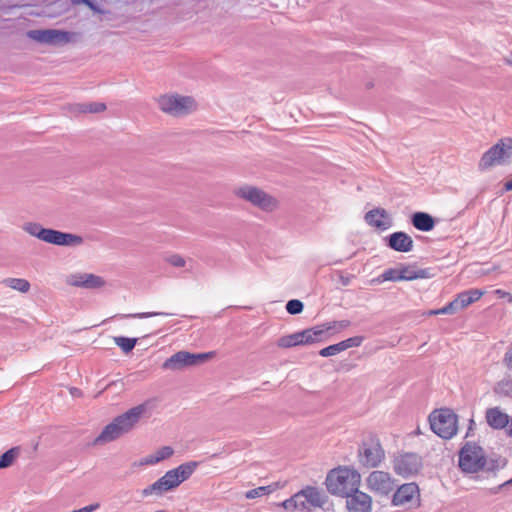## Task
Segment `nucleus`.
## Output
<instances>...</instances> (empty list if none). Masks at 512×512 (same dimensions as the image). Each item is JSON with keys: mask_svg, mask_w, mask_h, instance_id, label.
Wrapping results in <instances>:
<instances>
[{"mask_svg": "<svg viewBox=\"0 0 512 512\" xmlns=\"http://www.w3.org/2000/svg\"><path fill=\"white\" fill-rule=\"evenodd\" d=\"M152 407V402L146 401L116 416L102 429L95 438L94 444L105 445L129 434L137 427L142 418L150 417Z\"/></svg>", "mask_w": 512, "mask_h": 512, "instance_id": "f257e3e1", "label": "nucleus"}, {"mask_svg": "<svg viewBox=\"0 0 512 512\" xmlns=\"http://www.w3.org/2000/svg\"><path fill=\"white\" fill-rule=\"evenodd\" d=\"M197 465V462H187L181 464L177 468L167 471L164 476L156 482L144 488L141 492L142 496H161L164 493L177 488L193 474Z\"/></svg>", "mask_w": 512, "mask_h": 512, "instance_id": "f03ea898", "label": "nucleus"}, {"mask_svg": "<svg viewBox=\"0 0 512 512\" xmlns=\"http://www.w3.org/2000/svg\"><path fill=\"white\" fill-rule=\"evenodd\" d=\"M328 501L325 491L319 487L306 486L289 499L283 501L281 506L292 512H311L322 508Z\"/></svg>", "mask_w": 512, "mask_h": 512, "instance_id": "7ed1b4c3", "label": "nucleus"}, {"mask_svg": "<svg viewBox=\"0 0 512 512\" xmlns=\"http://www.w3.org/2000/svg\"><path fill=\"white\" fill-rule=\"evenodd\" d=\"M386 454L379 436L372 431L360 435L357 448L359 464L367 469L377 468L385 460Z\"/></svg>", "mask_w": 512, "mask_h": 512, "instance_id": "20e7f679", "label": "nucleus"}, {"mask_svg": "<svg viewBox=\"0 0 512 512\" xmlns=\"http://www.w3.org/2000/svg\"><path fill=\"white\" fill-rule=\"evenodd\" d=\"M233 194L265 213H274L280 208V200L276 196L252 184H241L235 187Z\"/></svg>", "mask_w": 512, "mask_h": 512, "instance_id": "39448f33", "label": "nucleus"}, {"mask_svg": "<svg viewBox=\"0 0 512 512\" xmlns=\"http://www.w3.org/2000/svg\"><path fill=\"white\" fill-rule=\"evenodd\" d=\"M161 112L174 118H182L194 113L198 103L194 97L176 92H167L155 97Z\"/></svg>", "mask_w": 512, "mask_h": 512, "instance_id": "423d86ee", "label": "nucleus"}, {"mask_svg": "<svg viewBox=\"0 0 512 512\" xmlns=\"http://www.w3.org/2000/svg\"><path fill=\"white\" fill-rule=\"evenodd\" d=\"M459 467L463 472L495 471L500 467L497 459H487L483 449L475 443H466L459 453Z\"/></svg>", "mask_w": 512, "mask_h": 512, "instance_id": "0eeeda50", "label": "nucleus"}, {"mask_svg": "<svg viewBox=\"0 0 512 512\" xmlns=\"http://www.w3.org/2000/svg\"><path fill=\"white\" fill-rule=\"evenodd\" d=\"M22 229L27 234L36 237L43 242L57 246L77 247L82 245L84 242L83 238L79 235L44 228L37 222H26L22 225Z\"/></svg>", "mask_w": 512, "mask_h": 512, "instance_id": "6e6552de", "label": "nucleus"}, {"mask_svg": "<svg viewBox=\"0 0 512 512\" xmlns=\"http://www.w3.org/2000/svg\"><path fill=\"white\" fill-rule=\"evenodd\" d=\"M324 484L331 495L349 499L352 497V469L348 466L331 469Z\"/></svg>", "mask_w": 512, "mask_h": 512, "instance_id": "1a4fd4ad", "label": "nucleus"}, {"mask_svg": "<svg viewBox=\"0 0 512 512\" xmlns=\"http://www.w3.org/2000/svg\"><path fill=\"white\" fill-rule=\"evenodd\" d=\"M512 161V138H501L488 149L478 162V169L486 171L496 165H507Z\"/></svg>", "mask_w": 512, "mask_h": 512, "instance_id": "9d476101", "label": "nucleus"}, {"mask_svg": "<svg viewBox=\"0 0 512 512\" xmlns=\"http://www.w3.org/2000/svg\"><path fill=\"white\" fill-rule=\"evenodd\" d=\"M429 422L431 430L443 439H450L457 432V415L449 409L433 411Z\"/></svg>", "mask_w": 512, "mask_h": 512, "instance_id": "9b49d317", "label": "nucleus"}, {"mask_svg": "<svg viewBox=\"0 0 512 512\" xmlns=\"http://www.w3.org/2000/svg\"><path fill=\"white\" fill-rule=\"evenodd\" d=\"M211 357L210 353H190L188 351H179L166 359L162 368L170 371H179L185 368L197 366L204 363Z\"/></svg>", "mask_w": 512, "mask_h": 512, "instance_id": "f8f14e48", "label": "nucleus"}, {"mask_svg": "<svg viewBox=\"0 0 512 512\" xmlns=\"http://www.w3.org/2000/svg\"><path fill=\"white\" fill-rule=\"evenodd\" d=\"M27 36L41 44L63 46L73 42L76 34L58 29H35L28 31Z\"/></svg>", "mask_w": 512, "mask_h": 512, "instance_id": "ddd939ff", "label": "nucleus"}, {"mask_svg": "<svg viewBox=\"0 0 512 512\" xmlns=\"http://www.w3.org/2000/svg\"><path fill=\"white\" fill-rule=\"evenodd\" d=\"M65 283L70 287L86 290H103L108 286L104 277L83 271L68 274L65 277Z\"/></svg>", "mask_w": 512, "mask_h": 512, "instance_id": "4468645a", "label": "nucleus"}, {"mask_svg": "<svg viewBox=\"0 0 512 512\" xmlns=\"http://www.w3.org/2000/svg\"><path fill=\"white\" fill-rule=\"evenodd\" d=\"M422 468V459L415 453H404L393 461V469L396 474L407 478L416 475Z\"/></svg>", "mask_w": 512, "mask_h": 512, "instance_id": "2eb2a0df", "label": "nucleus"}, {"mask_svg": "<svg viewBox=\"0 0 512 512\" xmlns=\"http://www.w3.org/2000/svg\"><path fill=\"white\" fill-rule=\"evenodd\" d=\"M394 506L413 508L419 506V488L415 483L401 485L392 498Z\"/></svg>", "mask_w": 512, "mask_h": 512, "instance_id": "dca6fc26", "label": "nucleus"}, {"mask_svg": "<svg viewBox=\"0 0 512 512\" xmlns=\"http://www.w3.org/2000/svg\"><path fill=\"white\" fill-rule=\"evenodd\" d=\"M370 490L381 495H388L394 489V481L389 473L375 470L366 479Z\"/></svg>", "mask_w": 512, "mask_h": 512, "instance_id": "f3484780", "label": "nucleus"}, {"mask_svg": "<svg viewBox=\"0 0 512 512\" xmlns=\"http://www.w3.org/2000/svg\"><path fill=\"white\" fill-rule=\"evenodd\" d=\"M364 219L369 226L379 231L388 230L393 225L391 215L384 208H375L368 211Z\"/></svg>", "mask_w": 512, "mask_h": 512, "instance_id": "a211bd4d", "label": "nucleus"}, {"mask_svg": "<svg viewBox=\"0 0 512 512\" xmlns=\"http://www.w3.org/2000/svg\"><path fill=\"white\" fill-rule=\"evenodd\" d=\"M483 295V292L478 289H471L468 291H464L457 295V297L448 303L446 305V310L448 312H451V314H455L458 311L466 308L470 304L478 301L481 296Z\"/></svg>", "mask_w": 512, "mask_h": 512, "instance_id": "6ab92c4d", "label": "nucleus"}, {"mask_svg": "<svg viewBox=\"0 0 512 512\" xmlns=\"http://www.w3.org/2000/svg\"><path fill=\"white\" fill-rule=\"evenodd\" d=\"M384 241L387 247L402 253L410 252L414 246L411 236L402 231L390 234L384 238Z\"/></svg>", "mask_w": 512, "mask_h": 512, "instance_id": "aec40b11", "label": "nucleus"}, {"mask_svg": "<svg viewBox=\"0 0 512 512\" xmlns=\"http://www.w3.org/2000/svg\"><path fill=\"white\" fill-rule=\"evenodd\" d=\"M332 329L330 325H321L315 326L309 329H305L303 331H299V339L300 344L302 345H312L318 342L325 341L328 335L329 330Z\"/></svg>", "mask_w": 512, "mask_h": 512, "instance_id": "412c9836", "label": "nucleus"}, {"mask_svg": "<svg viewBox=\"0 0 512 512\" xmlns=\"http://www.w3.org/2000/svg\"><path fill=\"white\" fill-rule=\"evenodd\" d=\"M508 414L504 413L499 407H493L486 410L485 418L490 427L494 429H503L508 424Z\"/></svg>", "mask_w": 512, "mask_h": 512, "instance_id": "4be33fe9", "label": "nucleus"}, {"mask_svg": "<svg viewBox=\"0 0 512 512\" xmlns=\"http://www.w3.org/2000/svg\"><path fill=\"white\" fill-rule=\"evenodd\" d=\"M412 225L420 231H430L435 226L434 218L426 212H415L411 217Z\"/></svg>", "mask_w": 512, "mask_h": 512, "instance_id": "5701e85b", "label": "nucleus"}, {"mask_svg": "<svg viewBox=\"0 0 512 512\" xmlns=\"http://www.w3.org/2000/svg\"><path fill=\"white\" fill-rule=\"evenodd\" d=\"M372 498L354 488V512H371Z\"/></svg>", "mask_w": 512, "mask_h": 512, "instance_id": "b1692460", "label": "nucleus"}, {"mask_svg": "<svg viewBox=\"0 0 512 512\" xmlns=\"http://www.w3.org/2000/svg\"><path fill=\"white\" fill-rule=\"evenodd\" d=\"M1 284L6 288L23 294L28 293L31 288L30 282L24 278L7 277L1 281Z\"/></svg>", "mask_w": 512, "mask_h": 512, "instance_id": "393cba45", "label": "nucleus"}, {"mask_svg": "<svg viewBox=\"0 0 512 512\" xmlns=\"http://www.w3.org/2000/svg\"><path fill=\"white\" fill-rule=\"evenodd\" d=\"M173 454V449L169 446L161 447L160 449L156 450L154 453L146 456L142 461L141 464L143 465H153L160 461H163L169 457H171Z\"/></svg>", "mask_w": 512, "mask_h": 512, "instance_id": "a878e982", "label": "nucleus"}, {"mask_svg": "<svg viewBox=\"0 0 512 512\" xmlns=\"http://www.w3.org/2000/svg\"><path fill=\"white\" fill-rule=\"evenodd\" d=\"M352 347V338L346 339L334 345H330L320 350L319 354L322 357H330L339 354L342 351Z\"/></svg>", "mask_w": 512, "mask_h": 512, "instance_id": "bb28decb", "label": "nucleus"}, {"mask_svg": "<svg viewBox=\"0 0 512 512\" xmlns=\"http://www.w3.org/2000/svg\"><path fill=\"white\" fill-rule=\"evenodd\" d=\"M20 448L13 447L0 456V469H6L14 464L20 455Z\"/></svg>", "mask_w": 512, "mask_h": 512, "instance_id": "cd10ccee", "label": "nucleus"}, {"mask_svg": "<svg viewBox=\"0 0 512 512\" xmlns=\"http://www.w3.org/2000/svg\"><path fill=\"white\" fill-rule=\"evenodd\" d=\"M276 345L281 349H288L296 346H301L298 332L281 336L277 340Z\"/></svg>", "mask_w": 512, "mask_h": 512, "instance_id": "c85d7f7f", "label": "nucleus"}, {"mask_svg": "<svg viewBox=\"0 0 512 512\" xmlns=\"http://www.w3.org/2000/svg\"><path fill=\"white\" fill-rule=\"evenodd\" d=\"M164 260L167 264H169L172 267L185 268L187 272H191V270H192L191 267H187L188 260L180 254L173 253V254L167 255L164 258ZM189 262L191 263L192 260H189Z\"/></svg>", "mask_w": 512, "mask_h": 512, "instance_id": "c756f323", "label": "nucleus"}, {"mask_svg": "<svg viewBox=\"0 0 512 512\" xmlns=\"http://www.w3.org/2000/svg\"><path fill=\"white\" fill-rule=\"evenodd\" d=\"M400 270H401L402 280L410 281V280L425 277L424 270H414L412 267H409V266H401Z\"/></svg>", "mask_w": 512, "mask_h": 512, "instance_id": "7c9ffc66", "label": "nucleus"}, {"mask_svg": "<svg viewBox=\"0 0 512 512\" xmlns=\"http://www.w3.org/2000/svg\"><path fill=\"white\" fill-rule=\"evenodd\" d=\"M114 342L122 349L124 353H129L135 347L137 339L127 337H114Z\"/></svg>", "mask_w": 512, "mask_h": 512, "instance_id": "2f4dec72", "label": "nucleus"}, {"mask_svg": "<svg viewBox=\"0 0 512 512\" xmlns=\"http://www.w3.org/2000/svg\"><path fill=\"white\" fill-rule=\"evenodd\" d=\"M273 491L271 486H260L246 492V498L255 499L267 495Z\"/></svg>", "mask_w": 512, "mask_h": 512, "instance_id": "473e14b6", "label": "nucleus"}, {"mask_svg": "<svg viewBox=\"0 0 512 512\" xmlns=\"http://www.w3.org/2000/svg\"><path fill=\"white\" fill-rule=\"evenodd\" d=\"M105 109L106 105L104 103H88L79 106V111L89 113H99L103 112Z\"/></svg>", "mask_w": 512, "mask_h": 512, "instance_id": "72a5a7b5", "label": "nucleus"}, {"mask_svg": "<svg viewBox=\"0 0 512 512\" xmlns=\"http://www.w3.org/2000/svg\"><path fill=\"white\" fill-rule=\"evenodd\" d=\"M384 281H402L401 270L399 268H391L383 272L381 275Z\"/></svg>", "mask_w": 512, "mask_h": 512, "instance_id": "f704fd0d", "label": "nucleus"}, {"mask_svg": "<svg viewBox=\"0 0 512 512\" xmlns=\"http://www.w3.org/2000/svg\"><path fill=\"white\" fill-rule=\"evenodd\" d=\"M304 309V305L300 300L292 299L287 302L286 310L291 315L300 314Z\"/></svg>", "mask_w": 512, "mask_h": 512, "instance_id": "c9c22d12", "label": "nucleus"}, {"mask_svg": "<svg viewBox=\"0 0 512 512\" xmlns=\"http://www.w3.org/2000/svg\"><path fill=\"white\" fill-rule=\"evenodd\" d=\"M159 315H167V314L163 313V312H141V313H133V314H121L118 317L121 319H126V318L144 319V318H149V317H154V316H159Z\"/></svg>", "mask_w": 512, "mask_h": 512, "instance_id": "e433bc0d", "label": "nucleus"}, {"mask_svg": "<svg viewBox=\"0 0 512 512\" xmlns=\"http://www.w3.org/2000/svg\"><path fill=\"white\" fill-rule=\"evenodd\" d=\"M99 507H100V503L95 502V503L89 504L85 507H82L80 509L72 510L71 512H94V511L98 510Z\"/></svg>", "mask_w": 512, "mask_h": 512, "instance_id": "4c0bfd02", "label": "nucleus"}, {"mask_svg": "<svg viewBox=\"0 0 512 512\" xmlns=\"http://www.w3.org/2000/svg\"><path fill=\"white\" fill-rule=\"evenodd\" d=\"M445 310H446V306H444L443 308H440V309L430 310V311H428L427 314L429 316L440 315V314H451V312H448V311H445Z\"/></svg>", "mask_w": 512, "mask_h": 512, "instance_id": "58836bf2", "label": "nucleus"}, {"mask_svg": "<svg viewBox=\"0 0 512 512\" xmlns=\"http://www.w3.org/2000/svg\"><path fill=\"white\" fill-rule=\"evenodd\" d=\"M339 278L342 286H348L350 284V277L349 275H342V273H339Z\"/></svg>", "mask_w": 512, "mask_h": 512, "instance_id": "ea45409f", "label": "nucleus"}, {"mask_svg": "<svg viewBox=\"0 0 512 512\" xmlns=\"http://www.w3.org/2000/svg\"><path fill=\"white\" fill-rule=\"evenodd\" d=\"M506 433L512 437V418L508 417V424L505 426Z\"/></svg>", "mask_w": 512, "mask_h": 512, "instance_id": "a19ab883", "label": "nucleus"}, {"mask_svg": "<svg viewBox=\"0 0 512 512\" xmlns=\"http://www.w3.org/2000/svg\"><path fill=\"white\" fill-rule=\"evenodd\" d=\"M72 2L75 4L83 3V4H86L87 6H89L90 8H93V5L89 0H72Z\"/></svg>", "mask_w": 512, "mask_h": 512, "instance_id": "79ce46f5", "label": "nucleus"}, {"mask_svg": "<svg viewBox=\"0 0 512 512\" xmlns=\"http://www.w3.org/2000/svg\"><path fill=\"white\" fill-rule=\"evenodd\" d=\"M505 64L512 66V52H510L508 55L504 57Z\"/></svg>", "mask_w": 512, "mask_h": 512, "instance_id": "37998d69", "label": "nucleus"}, {"mask_svg": "<svg viewBox=\"0 0 512 512\" xmlns=\"http://www.w3.org/2000/svg\"><path fill=\"white\" fill-rule=\"evenodd\" d=\"M504 190L505 191H512V179L508 180L507 182H505Z\"/></svg>", "mask_w": 512, "mask_h": 512, "instance_id": "c03bdc74", "label": "nucleus"}, {"mask_svg": "<svg viewBox=\"0 0 512 512\" xmlns=\"http://www.w3.org/2000/svg\"><path fill=\"white\" fill-rule=\"evenodd\" d=\"M363 338L361 336H354V347L359 346L362 343Z\"/></svg>", "mask_w": 512, "mask_h": 512, "instance_id": "a18cd8bd", "label": "nucleus"}, {"mask_svg": "<svg viewBox=\"0 0 512 512\" xmlns=\"http://www.w3.org/2000/svg\"><path fill=\"white\" fill-rule=\"evenodd\" d=\"M512 485V478L510 480H507L505 482H503L502 484L499 485V487L497 488L498 489H501L503 487H506V486H511Z\"/></svg>", "mask_w": 512, "mask_h": 512, "instance_id": "49530a36", "label": "nucleus"}, {"mask_svg": "<svg viewBox=\"0 0 512 512\" xmlns=\"http://www.w3.org/2000/svg\"><path fill=\"white\" fill-rule=\"evenodd\" d=\"M353 477H354V481L357 479L358 481L360 480V474L354 470V474H353Z\"/></svg>", "mask_w": 512, "mask_h": 512, "instance_id": "de8ad7c7", "label": "nucleus"}, {"mask_svg": "<svg viewBox=\"0 0 512 512\" xmlns=\"http://www.w3.org/2000/svg\"><path fill=\"white\" fill-rule=\"evenodd\" d=\"M374 86V83L372 81H369L366 83V88L371 89Z\"/></svg>", "mask_w": 512, "mask_h": 512, "instance_id": "09e8293b", "label": "nucleus"}, {"mask_svg": "<svg viewBox=\"0 0 512 512\" xmlns=\"http://www.w3.org/2000/svg\"><path fill=\"white\" fill-rule=\"evenodd\" d=\"M346 506H347L348 510H351V509H352L351 501H350V500H347V501H346Z\"/></svg>", "mask_w": 512, "mask_h": 512, "instance_id": "8fccbe9b", "label": "nucleus"}]
</instances>
